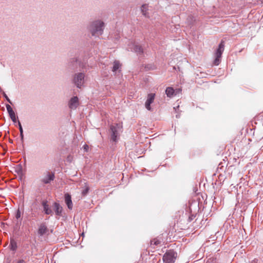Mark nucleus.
Masks as SVG:
<instances>
[{
  "label": "nucleus",
  "instance_id": "1",
  "mask_svg": "<svg viewBox=\"0 0 263 263\" xmlns=\"http://www.w3.org/2000/svg\"><path fill=\"white\" fill-rule=\"evenodd\" d=\"M104 23L101 20L92 22L88 27V30L92 36L99 37L103 32Z\"/></svg>",
  "mask_w": 263,
  "mask_h": 263
},
{
  "label": "nucleus",
  "instance_id": "2",
  "mask_svg": "<svg viewBox=\"0 0 263 263\" xmlns=\"http://www.w3.org/2000/svg\"><path fill=\"white\" fill-rule=\"evenodd\" d=\"M177 257L176 252L173 250H169L163 255L162 258L163 263H174Z\"/></svg>",
  "mask_w": 263,
  "mask_h": 263
},
{
  "label": "nucleus",
  "instance_id": "3",
  "mask_svg": "<svg viewBox=\"0 0 263 263\" xmlns=\"http://www.w3.org/2000/svg\"><path fill=\"white\" fill-rule=\"evenodd\" d=\"M85 74L83 72L75 73L72 78V82L79 88H81L84 84Z\"/></svg>",
  "mask_w": 263,
  "mask_h": 263
},
{
  "label": "nucleus",
  "instance_id": "4",
  "mask_svg": "<svg viewBox=\"0 0 263 263\" xmlns=\"http://www.w3.org/2000/svg\"><path fill=\"white\" fill-rule=\"evenodd\" d=\"M224 48V41H221V42L220 43V44H219L218 47L217 49V50L215 52V59L214 61V64L215 65L217 66L220 64V63L221 62L220 59L221 57V55L223 52Z\"/></svg>",
  "mask_w": 263,
  "mask_h": 263
},
{
  "label": "nucleus",
  "instance_id": "5",
  "mask_svg": "<svg viewBox=\"0 0 263 263\" xmlns=\"http://www.w3.org/2000/svg\"><path fill=\"white\" fill-rule=\"evenodd\" d=\"M111 131V139L114 141H117V138L119 135V132L120 130V125L116 124V126L111 125L110 127Z\"/></svg>",
  "mask_w": 263,
  "mask_h": 263
},
{
  "label": "nucleus",
  "instance_id": "6",
  "mask_svg": "<svg viewBox=\"0 0 263 263\" xmlns=\"http://www.w3.org/2000/svg\"><path fill=\"white\" fill-rule=\"evenodd\" d=\"M54 179V174L52 172H47L41 179V182L44 184H48Z\"/></svg>",
  "mask_w": 263,
  "mask_h": 263
},
{
  "label": "nucleus",
  "instance_id": "7",
  "mask_svg": "<svg viewBox=\"0 0 263 263\" xmlns=\"http://www.w3.org/2000/svg\"><path fill=\"white\" fill-rule=\"evenodd\" d=\"M79 105V98L77 96L72 97L68 102V106L71 109H76Z\"/></svg>",
  "mask_w": 263,
  "mask_h": 263
},
{
  "label": "nucleus",
  "instance_id": "8",
  "mask_svg": "<svg viewBox=\"0 0 263 263\" xmlns=\"http://www.w3.org/2000/svg\"><path fill=\"white\" fill-rule=\"evenodd\" d=\"M181 89L180 88L174 89L172 87H168L166 88L165 90V93L167 97L169 98H172L173 96L176 95L177 93H179L181 91Z\"/></svg>",
  "mask_w": 263,
  "mask_h": 263
},
{
  "label": "nucleus",
  "instance_id": "9",
  "mask_svg": "<svg viewBox=\"0 0 263 263\" xmlns=\"http://www.w3.org/2000/svg\"><path fill=\"white\" fill-rule=\"evenodd\" d=\"M6 107L9 114L10 118L13 123H16L17 122V117L16 116L14 111H13L12 108L9 104H6Z\"/></svg>",
  "mask_w": 263,
  "mask_h": 263
},
{
  "label": "nucleus",
  "instance_id": "10",
  "mask_svg": "<svg viewBox=\"0 0 263 263\" xmlns=\"http://www.w3.org/2000/svg\"><path fill=\"white\" fill-rule=\"evenodd\" d=\"M155 95L154 93H149L147 96V100L145 103L146 108L148 110H151V104L153 102L155 99Z\"/></svg>",
  "mask_w": 263,
  "mask_h": 263
},
{
  "label": "nucleus",
  "instance_id": "11",
  "mask_svg": "<svg viewBox=\"0 0 263 263\" xmlns=\"http://www.w3.org/2000/svg\"><path fill=\"white\" fill-rule=\"evenodd\" d=\"M42 205L43 207V210L45 213L47 215H52L53 212L52 210L49 207L48 201L47 200H43L42 202Z\"/></svg>",
  "mask_w": 263,
  "mask_h": 263
},
{
  "label": "nucleus",
  "instance_id": "12",
  "mask_svg": "<svg viewBox=\"0 0 263 263\" xmlns=\"http://www.w3.org/2000/svg\"><path fill=\"white\" fill-rule=\"evenodd\" d=\"M132 51H134L138 54H142L143 52L142 47L138 44H134L132 47L129 48Z\"/></svg>",
  "mask_w": 263,
  "mask_h": 263
},
{
  "label": "nucleus",
  "instance_id": "13",
  "mask_svg": "<svg viewBox=\"0 0 263 263\" xmlns=\"http://www.w3.org/2000/svg\"><path fill=\"white\" fill-rule=\"evenodd\" d=\"M48 229L45 223H43L40 224L38 229V234L40 236H43L47 233Z\"/></svg>",
  "mask_w": 263,
  "mask_h": 263
},
{
  "label": "nucleus",
  "instance_id": "14",
  "mask_svg": "<svg viewBox=\"0 0 263 263\" xmlns=\"http://www.w3.org/2000/svg\"><path fill=\"white\" fill-rule=\"evenodd\" d=\"M65 201L69 210H71L73 207V204L71 200V196L68 194L65 195Z\"/></svg>",
  "mask_w": 263,
  "mask_h": 263
},
{
  "label": "nucleus",
  "instance_id": "15",
  "mask_svg": "<svg viewBox=\"0 0 263 263\" xmlns=\"http://www.w3.org/2000/svg\"><path fill=\"white\" fill-rule=\"evenodd\" d=\"M53 206L55 214L58 216H61L63 210L62 207L57 202H54Z\"/></svg>",
  "mask_w": 263,
  "mask_h": 263
},
{
  "label": "nucleus",
  "instance_id": "16",
  "mask_svg": "<svg viewBox=\"0 0 263 263\" xmlns=\"http://www.w3.org/2000/svg\"><path fill=\"white\" fill-rule=\"evenodd\" d=\"M121 64L119 61H115L112 68V71L113 72L117 73L118 71H120V68H121Z\"/></svg>",
  "mask_w": 263,
  "mask_h": 263
},
{
  "label": "nucleus",
  "instance_id": "17",
  "mask_svg": "<svg viewBox=\"0 0 263 263\" xmlns=\"http://www.w3.org/2000/svg\"><path fill=\"white\" fill-rule=\"evenodd\" d=\"M21 212L20 209H18L15 213V218L17 219L16 225H20L21 223L22 218H21Z\"/></svg>",
  "mask_w": 263,
  "mask_h": 263
},
{
  "label": "nucleus",
  "instance_id": "18",
  "mask_svg": "<svg viewBox=\"0 0 263 263\" xmlns=\"http://www.w3.org/2000/svg\"><path fill=\"white\" fill-rule=\"evenodd\" d=\"M195 21V19L194 16H193L192 15L189 16L186 20V23L187 24V25L190 27H191L193 25Z\"/></svg>",
  "mask_w": 263,
  "mask_h": 263
},
{
  "label": "nucleus",
  "instance_id": "19",
  "mask_svg": "<svg viewBox=\"0 0 263 263\" xmlns=\"http://www.w3.org/2000/svg\"><path fill=\"white\" fill-rule=\"evenodd\" d=\"M18 125L19 130L20 132L21 141L22 143H23L24 142L23 129L22 126L21 125V123L19 121H18Z\"/></svg>",
  "mask_w": 263,
  "mask_h": 263
},
{
  "label": "nucleus",
  "instance_id": "20",
  "mask_svg": "<svg viewBox=\"0 0 263 263\" xmlns=\"http://www.w3.org/2000/svg\"><path fill=\"white\" fill-rule=\"evenodd\" d=\"M15 172L17 173V174L20 176H23V168L21 165H18L16 168H15Z\"/></svg>",
  "mask_w": 263,
  "mask_h": 263
},
{
  "label": "nucleus",
  "instance_id": "21",
  "mask_svg": "<svg viewBox=\"0 0 263 263\" xmlns=\"http://www.w3.org/2000/svg\"><path fill=\"white\" fill-rule=\"evenodd\" d=\"M10 249L12 251H15L17 249V243L14 240H11L10 243Z\"/></svg>",
  "mask_w": 263,
  "mask_h": 263
},
{
  "label": "nucleus",
  "instance_id": "22",
  "mask_svg": "<svg viewBox=\"0 0 263 263\" xmlns=\"http://www.w3.org/2000/svg\"><path fill=\"white\" fill-rule=\"evenodd\" d=\"M89 186L87 185L86 183H85L84 189L82 191V195L83 196H86L89 192Z\"/></svg>",
  "mask_w": 263,
  "mask_h": 263
},
{
  "label": "nucleus",
  "instance_id": "23",
  "mask_svg": "<svg viewBox=\"0 0 263 263\" xmlns=\"http://www.w3.org/2000/svg\"><path fill=\"white\" fill-rule=\"evenodd\" d=\"M78 64V59L77 58H72L70 59L69 62V65L70 66H74Z\"/></svg>",
  "mask_w": 263,
  "mask_h": 263
},
{
  "label": "nucleus",
  "instance_id": "24",
  "mask_svg": "<svg viewBox=\"0 0 263 263\" xmlns=\"http://www.w3.org/2000/svg\"><path fill=\"white\" fill-rule=\"evenodd\" d=\"M160 243V241L155 239L151 240V245L157 246Z\"/></svg>",
  "mask_w": 263,
  "mask_h": 263
},
{
  "label": "nucleus",
  "instance_id": "25",
  "mask_svg": "<svg viewBox=\"0 0 263 263\" xmlns=\"http://www.w3.org/2000/svg\"><path fill=\"white\" fill-rule=\"evenodd\" d=\"M147 9V6L146 5H143L141 7V11L143 13V14L146 15V10Z\"/></svg>",
  "mask_w": 263,
  "mask_h": 263
},
{
  "label": "nucleus",
  "instance_id": "26",
  "mask_svg": "<svg viewBox=\"0 0 263 263\" xmlns=\"http://www.w3.org/2000/svg\"><path fill=\"white\" fill-rule=\"evenodd\" d=\"M4 97L5 98V99H6V100L10 104H12V102L10 100V99L8 98V97L7 96V95L6 94V93H4Z\"/></svg>",
  "mask_w": 263,
  "mask_h": 263
},
{
  "label": "nucleus",
  "instance_id": "27",
  "mask_svg": "<svg viewBox=\"0 0 263 263\" xmlns=\"http://www.w3.org/2000/svg\"><path fill=\"white\" fill-rule=\"evenodd\" d=\"M16 263H27V262L23 259H19L16 262Z\"/></svg>",
  "mask_w": 263,
  "mask_h": 263
},
{
  "label": "nucleus",
  "instance_id": "28",
  "mask_svg": "<svg viewBox=\"0 0 263 263\" xmlns=\"http://www.w3.org/2000/svg\"><path fill=\"white\" fill-rule=\"evenodd\" d=\"M250 263H258V259H254L252 260L251 261Z\"/></svg>",
  "mask_w": 263,
  "mask_h": 263
},
{
  "label": "nucleus",
  "instance_id": "29",
  "mask_svg": "<svg viewBox=\"0 0 263 263\" xmlns=\"http://www.w3.org/2000/svg\"><path fill=\"white\" fill-rule=\"evenodd\" d=\"M88 148H89V147H88V146L87 144H85V145H84V149L86 151H87L88 150Z\"/></svg>",
  "mask_w": 263,
  "mask_h": 263
},
{
  "label": "nucleus",
  "instance_id": "30",
  "mask_svg": "<svg viewBox=\"0 0 263 263\" xmlns=\"http://www.w3.org/2000/svg\"><path fill=\"white\" fill-rule=\"evenodd\" d=\"M179 105H178V106H177L176 107H174V109L175 110V111H177V109H178L179 108Z\"/></svg>",
  "mask_w": 263,
  "mask_h": 263
},
{
  "label": "nucleus",
  "instance_id": "31",
  "mask_svg": "<svg viewBox=\"0 0 263 263\" xmlns=\"http://www.w3.org/2000/svg\"><path fill=\"white\" fill-rule=\"evenodd\" d=\"M176 117L177 118H179L180 117V115H176Z\"/></svg>",
  "mask_w": 263,
  "mask_h": 263
},
{
  "label": "nucleus",
  "instance_id": "32",
  "mask_svg": "<svg viewBox=\"0 0 263 263\" xmlns=\"http://www.w3.org/2000/svg\"><path fill=\"white\" fill-rule=\"evenodd\" d=\"M7 263H9V262H7Z\"/></svg>",
  "mask_w": 263,
  "mask_h": 263
}]
</instances>
